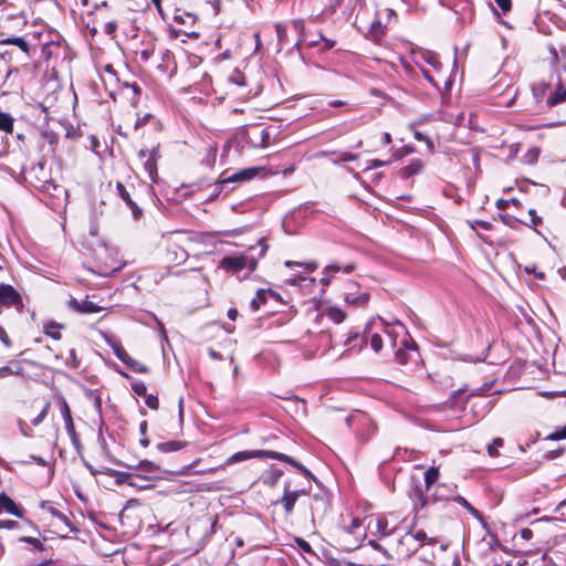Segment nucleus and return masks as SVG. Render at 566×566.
<instances>
[{
    "label": "nucleus",
    "instance_id": "obj_1",
    "mask_svg": "<svg viewBox=\"0 0 566 566\" xmlns=\"http://www.w3.org/2000/svg\"><path fill=\"white\" fill-rule=\"evenodd\" d=\"M413 62L419 65L422 75L432 86L440 91V82L444 83V88L450 90L452 80L443 73V66L438 54L424 49H413L411 51Z\"/></svg>",
    "mask_w": 566,
    "mask_h": 566
},
{
    "label": "nucleus",
    "instance_id": "obj_2",
    "mask_svg": "<svg viewBox=\"0 0 566 566\" xmlns=\"http://www.w3.org/2000/svg\"><path fill=\"white\" fill-rule=\"evenodd\" d=\"M413 62L419 65L422 75L432 86L440 91V82L444 83V88L450 90L452 80L443 73V66L438 54L424 49H413L411 51Z\"/></svg>",
    "mask_w": 566,
    "mask_h": 566
},
{
    "label": "nucleus",
    "instance_id": "obj_3",
    "mask_svg": "<svg viewBox=\"0 0 566 566\" xmlns=\"http://www.w3.org/2000/svg\"><path fill=\"white\" fill-rule=\"evenodd\" d=\"M264 458L274 459V460H279L281 462L289 463L292 467H294L305 478L315 480V476L312 474V472L310 470H307L302 463L297 462L290 455H287L285 453L277 452V451H271V450L239 451V452H235L234 454H232L231 457H229L226 460L224 464L231 465V464L247 461L250 459H264Z\"/></svg>",
    "mask_w": 566,
    "mask_h": 566
},
{
    "label": "nucleus",
    "instance_id": "obj_4",
    "mask_svg": "<svg viewBox=\"0 0 566 566\" xmlns=\"http://www.w3.org/2000/svg\"><path fill=\"white\" fill-rule=\"evenodd\" d=\"M258 245L260 247V252L258 256H254L252 254L224 256L220 260L219 268L231 273H238L245 268H248L250 272L255 271L259 259L264 256L269 249L265 238H261L258 241Z\"/></svg>",
    "mask_w": 566,
    "mask_h": 566
},
{
    "label": "nucleus",
    "instance_id": "obj_5",
    "mask_svg": "<svg viewBox=\"0 0 566 566\" xmlns=\"http://www.w3.org/2000/svg\"><path fill=\"white\" fill-rule=\"evenodd\" d=\"M359 284L356 281H347L344 286V300L352 306H364L369 301L368 292H358Z\"/></svg>",
    "mask_w": 566,
    "mask_h": 566
},
{
    "label": "nucleus",
    "instance_id": "obj_6",
    "mask_svg": "<svg viewBox=\"0 0 566 566\" xmlns=\"http://www.w3.org/2000/svg\"><path fill=\"white\" fill-rule=\"evenodd\" d=\"M306 494L305 489H292V482L290 480H286L284 482V489H283V495L282 497L276 502L281 504L287 515L292 514L294 510V505L297 501V499L301 495Z\"/></svg>",
    "mask_w": 566,
    "mask_h": 566
},
{
    "label": "nucleus",
    "instance_id": "obj_7",
    "mask_svg": "<svg viewBox=\"0 0 566 566\" xmlns=\"http://www.w3.org/2000/svg\"><path fill=\"white\" fill-rule=\"evenodd\" d=\"M138 157L144 160V168L148 174L151 181H156L157 178V161L160 158L159 145L151 149L143 148L138 153Z\"/></svg>",
    "mask_w": 566,
    "mask_h": 566
},
{
    "label": "nucleus",
    "instance_id": "obj_8",
    "mask_svg": "<svg viewBox=\"0 0 566 566\" xmlns=\"http://www.w3.org/2000/svg\"><path fill=\"white\" fill-rule=\"evenodd\" d=\"M59 401H60V411H61L62 418L65 423L66 432L70 436L72 443L74 446H77L80 443V441H78V438H77V434L75 431V426H74V422L72 419L71 409L69 407V403L66 402V400L63 397H61L59 399Z\"/></svg>",
    "mask_w": 566,
    "mask_h": 566
},
{
    "label": "nucleus",
    "instance_id": "obj_9",
    "mask_svg": "<svg viewBox=\"0 0 566 566\" xmlns=\"http://www.w3.org/2000/svg\"><path fill=\"white\" fill-rule=\"evenodd\" d=\"M0 304L6 306H22V297L10 284H0Z\"/></svg>",
    "mask_w": 566,
    "mask_h": 566
},
{
    "label": "nucleus",
    "instance_id": "obj_10",
    "mask_svg": "<svg viewBox=\"0 0 566 566\" xmlns=\"http://www.w3.org/2000/svg\"><path fill=\"white\" fill-rule=\"evenodd\" d=\"M367 530L374 536L385 537L392 533L394 527L389 528L388 521L384 516L369 517Z\"/></svg>",
    "mask_w": 566,
    "mask_h": 566
},
{
    "label": "nucleus",
    "instance_id": "obj_11",
    "mask_svg": "<svg viewBox=\"0 0 566 566\" xmlns=\"http://www.w3.org/2000/svg\"><path fill=\"white\" fill-rule=\"evenodd\" d=\"M426 542L432 543L422 530L408 532L401 537V544H407L410 552H417Z\"/></svg>",
    "mask_w": 566,
    "mask_h": 566
},
{
    "label": "nucleus",
    "instance_id": "obj_12",
    "mask_svg": "<svg viewBox=\"0 0 566 566\" xmlns=\"http://www.w3.org/2000/svg\"><path fill=\"white\" fill-rule=\"evenodd\" d=\"M369 332V324L365 327L363 333L350 332L345 340V345L349 350H361L367 344V333Z\"/></svg>",
    "mask_w": 566,
    "mask_h": 566
},
{
    "label": "nucleus",
    "instance_id": "obj_13",
    "mask_svg": "<svg viewBox=\"0 0 566 566\" xmlns=\"http://www.w3.org/2000/svg\"><path fill=\"white\" fill-rule=\"evenodd\" d=\"M69 307L81 314L97 313L103 310L102 306L88 301L87 298L78 301L75 297H71L69 301Z\"/></svg>",
    "mask_w": 566,
    "mask_h": 566
},
{
    "label": "nucleus",
    "instance_id": "obj_14",
    "mask_svg": "<svg viewBox=\"0 0 566 566\" xmlns=\"http://www.w3.org/2000/svg\"><path fill=\"white\" fill-rule=\"evenodd\" d=\"M356 269L355 263H348L344 266H342L339 263H331L324 269V276L322 277L321 282L324 286H327L332 282L331 274L343 272V273H352Z\"/></svg>",
    "mask_w": 566,
    "mask_h": 566
},
{
    "label": "nucleus",
    "instance_id": "obj_15",
    "mask_svg": "<svg viewBox=\"0 0 566 566\" xmlns=\"http://www.w3.org/2000/svg\"><path fill=\"white\" fill-rule=\"evenodd\" d=\"M116 189L118 196L126 202V205L130 208L132 214L134 219H138L143 211L142 209L136 205V202L132 199L130 193L126 189V187L122 182L116 184Z\"/></svg>",
    "mask_w": 566,
    "mask_h": 566
},
{
    "label": "nucleus",
    "instance_id": "obj_16",
    "mask_svg": "<svg viewBox=\"0 0 566 566\" xmlns=\"http://www.w3.org/2000/svg\"><path fill=\"white\" fill-rule=\"evenodd\" d=\"M283 475V471L274 465H271L269 469L264 470L260 475V482L269 488H274L281 476Z\"/></svg>",
    "mask_w": 566,
    "mask_h": 566
},
{
    "label": "nucleus",
    "instance_id": "obj_17",
    "mask_svg": "<svg viewBox=\"0 0 566 566\" xmlns=\"http://www.w3.org/2000/svg\"><path fill=\"white\" fill-rule=\"evenodd\" d=\"M103 338L105 343L113 349L114 355L123 363L126 364L129 359V354L125 350L122 344L116 340L114 337L103 334Z\"/></svg>",
    "mask_w": 566,
    "mask_h": 566
},
{
    "label": "nucleus",
    "instance_id": "obj_18",
    "mask_svg": "<svg viewBox=\"0 0 566 566\" xmlns=\"http://www.w3.org/2000/svg\"><path fill=\"white\" fill-rule=\"evenodd\" d=\"M34 187L42 192L52 193L57 192V195H65V190L62 186L55 184L52 179L38 178V181L34 184Z\"/></svg>",
    "mask_w": 566,
    "mask_h": 566
},
{
    "label": "nucleus",
    "instance_id": "obj_19",
    "mask_svg": "<svg viewBox=\"0 0 566 566\" xmlns=\"http://www.w3.org/2000/svg\"><path fill=\"white\" fill-rule=\"evenodd\" d=\"M1 511H6L18 517H22V510L6 493H0V512Z\"/></svg>",
    "mask_w": 566,
    "mask_h": 566
},
{
    "label": "nucleus",
    "instance_id": "obj_20",
    "mask_svg": "<svg viewBox=\"0 0 566 566\" xmlns=\"http://www.w3.org/2000/svg\"><path fill=\"white\" fill-rule=\"evenodd\" d=\"M129 486L137 490H149L154 486L151 478L146 474L132 473Z\"/></svg>",
    "mask_w": 566,
    "mask_h": 566
},
{
    "label": "nucleus",
    "instance_id": "obj_21",
    "mask_svg": "<svg viewBox=\"0 0 566 566\" xmlns=\"http://www.w3.org/2000/svg\"><path fill=\"white\" fill-rule=\"evenodd\" d=\"M566 102V81H559L555 92L547 98L548 106H555L557 104Z\"/></svg>",
    "mask_w": 566,
    "mask_h": 566
},
{
    "label": "nucleus",
    "instance_id": "obj_22",
    "mask_svg": "<svg viewBox=\"0 0 566 566\" xmlns=\"http://www.w3.org/2000/svg\"><path fill=\"white\" fill-rule=\"evenodd\" d=\"M411 499L413 502V510L419 512L429 503V497L423 494V491L420 486H416L411 493Z\"/></svg>",
    "mask_w": 566,
    "mask_h": 566
},
{
    "label": "nucleus",
    "instance_id": "obj_23",
    "mask_svg": "<svg viewBox=\"0 0 566 566\" xmlns=\"http://www.w3.org/2000/svg\"><path fill=\"white\" fill-rule=\"evenodd\" d=\"M23 368L20 361L11 360L6 366L0 367V378H7L12 375H21Z\"/></svg>",
    "mask_w": 566,
    "mask_h": 566
},
{
    "label": "nucleus",
    "instance_id": "obj_24",
    "mask_svg": "<svg viewBox=\"0 0 566 566\" xmlns=\"http://www.w3.org/2000/svg\"><path fill=\"white\" fill-rule=\"evenodd\" d=\"M269 300V290L260 289L255 293V296L250 302V308L252 312L260 310L262 304H265Z\"/></svg>",
    "mask_w": 566,
    "mask_h": 566
},
{
    "label": "nucleus",
    "instance_id": "obj_25",
    "mask_svg": "<svg viewBox=\"0 0 566 566\" xmlns=\"http://www.w3.org/2000/svg\"><path fill=\"white\" fill-rule=\"evenodd\" d=\"M101 473L106 474L111 478H114L117 484H127L129 485V480L132 478V473L129 472H120L113 469H106L101 471Z\"/></svg>",
    "mask_w": 566,
    "mask_h": 566
},
{
    "label": "nucleus",
    "instance_id": "obj_26",
    "mask_svg": "<svg viewBox=\"0 0 566 566\" xmlns=\"http://www.w3.org/2000/svg\"><path fill=\"white\" fill-rule=\"evenodd\" d=\"M465 389L464 388H459L458 390H454L450 397V406L452 408H463L467 402H468V397H464L463 394H464Z\"/></svg>",
    "mask_w": 566,
    "mask_h": 566
},
{
    "label": "nucleus",
    "instance_id": "obj_27",
    "mask_svg": "<svg viewBox=\"0 0 566 566\" xmlns=\"http://www.w3.org/2000/svg\"><path fill=\"white\" fill-rule=\"evenodd\" d=\"M423 168V161L419 158L412 159L409 165H407L402 170V177L409 178L418 172H420Z\"/></svg>",
    "mask_w": 566,
    "mask_h": 566
},
{
    "label": "nucleus",
    "instance_id": "obj_28",
    "mask_svg": "<svg viewBox=\"0 0 566 566\" xmlns=\"http://www.w3.org/2000/svg\"><path fill=\"white\" fill-rule=\"evenodd\" d=\"M185 446H186V442L171 440V441H167V442H160V443H158V444H157V449H158L160 452L168 453V452L179 451V450H181Z\"/></svg>",
    "mask_w": 566,
    "mask_h": 566
},
{
    "label": "nucleus",
    "instance_id": "obj_29",
    "mask_svg": "<svg viewBox=\"0 0 566 566\" xmlns=\"http://www.w3.org/2000/svg\"><path fill=\"white\" fill-rule=\"evenodd\" d=\"M0 44L17 45L24 53H29V43L21 36H11L0 41Z\"/></svg>",
    "mask_w": 566,
    "mask_h": 566
},
{
    "label": "nucleus",
    "instance_id": "obj_30",
    "mask_svg": "<svg viewBox=\"0 0 566 566\" xmlns=\"http://www.w3.org/2000/svg\"><path fill=\"white\" fill-rule=\"evenodd\" d=\"M52 525L57 528L59 533L77 532V528L72 525L71 521L65 514H63L59 521L52 522Z\"/></svg>",
    "mask_w": 566,
    "mask_h": 566
},
{
    "label": "nucleus",
    "instance_id": "obj_31",
    "mask_svg": "<svg viewBox=\"0 0 566 566\" xmlns=\"http://www.w3.org/2000/svg\"><path fill=\"white\" fill-rule=\"evenodd\" d=\"M255 176V170L254 169H243L237 174H233L232 176L226 178L223 180V182H234V181H243V180H249L251 179L252 177Z\"/></svg>",
    "mask_w": 566,
    "mask_h": 566
},
{
    "label": "nucleus",
    "instance_id": "obj_32",
    "mask_svg": "<svg viewBox=\"0 0 566 566\" xmlns=\"http://www.w3.org/2000/svg\"><path fill=\"white\" fill-rule=\"evenodd\" d=\"M14 125V118L4 112H0V130L8 134H12Z\"/></svg>",
    "mask_w": 566,
    "mask_h": 566
},
{
    "label": "nucleus",
    "instance_id": "obj_33",
    "mask_svg": "<svg viewBox=\"0 0 566 566\" xmlns=\"http://www.w3.org/2000/svg\"><path fill=\"white\" fill-rule=\"evenodd\" d=\"M439 470L438 468L431 467L424 472V484L426 490L429 491L431 486L438 481Z\"/></svg>",
    "mask_w": 566,
    "mask_h": 566
},
{
    "label": "nucleus",
    "instance_id": "obj_34",
    "mask_svg": "<svg viewBox=\"0 0 566 566\" xmlns=\"http://www.w3.org/2000/svg\"><path fill=\"white\" fill-rule=\"evenodd\" d=\"M61 325L55 322H50L44 325L45 334L54 339L61 338V332H60Z\"/></svg>",
    "mask_w": 566,
    "mask_h": 566
},
{
    "label": "nucleus",
    "instance_id": "obj_35",
    "mask_svg": "<svg viewBox=\"0 0 566 566\" xmlns=\"http://www.w3.org/2000/svg\"><path fill=\"white\" fill-rule=\"evenodd\" d=\"M449 491L446 484H440L436 488V491L431 494L432 501H448L451 497L446 494V492Z\"/></svg>",
    "mask_w": 566,
    "mask_h": 566
},
{
    "label": "nucleus",
    "instance_id": "obj_36",
    "mask_svg": "<svg viewBox=\"0 0 566 566\" xmlns=\"http://www.w3.org/2000/svg\"><path fill=\"white\" fill-rule=\"evenodd\" d=\"M125 365L135 373L147 374L149 371V368L146 365L137 361L133 357H129Z\"/></svg>",
    "mask_w": 566,
    "mask_h": 566
},
{
    "label": "nucleus",
    "instance_id": "obj_37",
    "mask_svg": "<svg viewBox=\"0 0 566 566\" xmlns=\"http://www.w3.org/2000/svg\"><path fill=\"white\" fill-rule=\"evenodd\" d=\"M386 25H382V23L379 20H375L370 24L369 33L374 39H378L385 33Z\"/></svg>",
    "mask_w": 566,
    "mask_h": 566
},
{
    "label": "nucleus",
    "instance_id": "obj_38",
    "mask_svg": "<svg viewBox=\"0 0 566 566\" xmlns=\"http://www.w3.org/2000/svg\"><path fill=\"white\" fill-rule=\"evenodd\" d=\"M285 266L287 268H301L304 269L306 272L311 273L316 270L317 264L314 262L308 263H302V262H293V261H286Z\"/></svg>",
    "mask_w": 566,
    "mask_h": 566
},
{
    "label": "nucleus",
    "instance_id": "obj_39",
    "mask_svg": "<svg viewBox=\"0 0 566 566\" xmlns=\"http://www.w3.org/2000/svg\"><path fill=\"white\" fill-rule=\"evenodd\" d=\"M138 469L146 473H154V474L159 473V467L150 461H142L138 464Z\"/></svg>",
    "mask_w": 566,
    "mask_h": 566
},
{
    "label": "nucleus",
    "instance_id": "obj_40",
    "mask_svg": "<svg viewBox=\"0 0 566 566\" xmlns=\"http://www.w3.org/2000/svg\"><path fill=\"white\" fill-rule=\"evenodd\" d=\"M503 446V440L501 438H495L491 444L488 446V453L491 457L499 455V448Z\"/></svg>",
    "mask_w": 566,
    "mask_h": 566
},
{
    "label": "nucleus",
    "instance_id": "obj_41",
    "mask_svg": "<svg viewBox=\"0 0 566 566\" xmlns=\"http://www.w3.org/2000/svg\"><path fill=\"white\" fill-rule=\"evenodd\" d=\"M413 137L419 142H424L427 144L429 150L433 151V149H434L433 142L428 136H426L423 133H421L419 130H415Z\"/></svg>",
    "mask_w": 566,
    "mask_h": 566
},
{
    "label": "nucleus",
    "instance_id": "obj_42",
    "mask_svg": "<svg viewBox=\"0 0 566 566\" xmlns=\"http://www.w3.org/2000/svg\"><path fill=\"white\" fill-rule=\"evenodd\" d=\"M370 346L375 352H379L382 348V337L378 333L370 335Z\"/></svg>",
    "mask_w": 566,
    "mask_h": 566
},
{
    "label": "nucleus",
    "instance_id": "obj_43",
    "mask_svg": "<svg viewBox=\"0 0 566 566\" xmlns=\"http://www.w3.org/2000/svg\"><path fill=\"white\" fill-rule=\"evenodd\" d=\"M49 409H50V402H46L44 405V407L42 408L41 412L35 418H33L31 420V423L33 426H39L48 416Z\"/></svg>",
    "mask_w": 566,
    "mask_h": 566
},
{
    "label": "nucleus",
    "instance_id": "obj_44",
    "mask_svg": "<svg viewBox=\"0 0 566 566\" xmlns=\"http://www.w3.org/2000/svg\"><path fill=\"white\" fill-rule=\"evenodd\" d=\"M329 317L333 322L339 324L342 323L345 317H346V314L344 311L342 310H338V308H332L331 312H329Z\"/></svg>",
    "mask_w": 566,
    "mask_h": 566
},
{
    "label": "nucleus",
    "instance_id": "obj_45",
    "mask_svg": "<svg viewBox=\"0 0 566 566\" xmlns=\"http://www.w3.org/2000/svg\"><path fill=\"white\" fill-rule=\"evenodd\" d=\"M132 390L140 397H145L147 395V387L143 381H135L132 384Z\"/></svg>",
    "mask_w": 566,
    "mask_h": 566
},
{
    "label": "nucleus",
    "instance_id": "obj_46",
    "mask_svg": "<svg viewBox=\"0 0 566 566\" xmlns=\"http://www.w3.org/2000/svg\"><path fill=\"white\" fill-rule=\"evenodd\" d=\"M20 542L28 543L39 551H42L44 548L43 543L39 538H35V537L24 536V537L20 538Z\"/></svg>",
    "mask_w": 566,
    "mask_h": 566
},
{
    "label": "nucleus",
    "instance_id": "obj_47",
    "mask_svg": "<svg viewBox=\"0 0 566 566\" xmlns=\"http://www.w3.org/2000/svg\"><path fill=\"white\" fill-rule=\"evenodd\" d=\"M295 544L297 545V547L304 552V553H310V554H313L314 555V552L310 545L308 542H306L305 539L301 538V537H295Z\"/></svg>",
    "mask_w": 566,
    "mask_h": 566
},
{
    "label": "nucleus",
    "instance_id": "obj_48",
    "mask_svg": "<svg viewBox=\"0 0 566 566\" xmlns=\"http://www.w3.org/2000/svg\"><path fill=\"white\" fill-rule=\"evenodd\" d=\"M358 158V155L357 154H352V153H340L338 155V160H334V164H338V163H348V161H354Z\"/></svg>",
    "mask_w": 566,
    "mask_h": 566
},
{
    "label": "nucleus",
    "instance_id": "obj_49",
    "mask_svg": "<svg viewBox=\"0 0 566 566\" xmlns=\"http://www.w3.org/2000/svg\"><path fill=\"white\" fill-rule=\"evenodd\" d=\"M145 403L147 405V407H149L150 409H154V410H157L158 407H159V399L157 396L155 395H146L145 396Z\"/></svg>",
    "mask_w": 566,
    "mask_h": 566
},
{
    "label": "nucleus",
    "instance_id": "obj_50",
    "mask_svg": "<svg viewBox=\"0 0 566 566\" xmlns=\"http://www.w3.org/2000/svg\"><path fill=\"white\" fill-rule=\"evenodd\" d=\"M546 439L552 440V441H558L562 439H566V426L563 427L562 429L554 431Z\"/></svg>",
    "mask_w": 566,
    "mask_h": 566
},
{
    "label": "nucleus",
    "instance_id": "obj_51",
    "mask_svg": "<svg viewBox=\"0 0 566 566\" xmlns=\"http://www.w3.org/2000/svg\"><path fill=\"white\" fill-rule=\"evenodd\" d=\"M230 81L239 86L245 85V77L242 73L235 72L230 76Z\"/></svg>",
    "mask_w": 566,
    "mask_h": 566
},
{
    "label": "nucleus",
    "instance_id": "obj_52",
    "mask_svg": "<svg viewBox=\"0 0 566 566\" xmlns=\"http://www.w3.org/2000/svg\"><path fill=\"white\" fill-rule=\"evenodd\" d=\"M469 224H470L471 229H473V230L475 229V226H479L484 230H491V228H492V224L485 220L469 221Z\"/></svg>",
    "mask_w": 566,
    "mask_h": 566
},
{
    "label": "nucleus",
    "instance_id": "obj_53",
    "mask_svg": "<svg viewBox=\"0 0 566 566\" xmlns=\"http://www.w3.org/2000/svg\"><path fill=\"white\" fill-rule=\"evenodd\" d=\"M528 214L531 216V227L536 228L537 226L542 224L543 220L539 216H537L536 211L534 209H531L528 211Z\"/></svg>",
    "mask_w": 566,
    "mask_h": 566
},
{
    "label": "nucleus",
    "instance_id": "obj_54",
    "mask_svg": "<svg viewBox=\"0 0 566 566\" xmlns=\"http://www.w3.org/2000/svg\"><path fill=\"white\" fill-rule=\"evenodd\" d=\"M0 340L8 348L12 346V342L2 326H0Z\"/></svg>",
    "mask_w": 566,
    "mask_h": 566
},
{
    "label": "nucleus",
    "instance_id": "obj_55",
    "mask_svg": "<svg viewBox=\"0 0 566 566\" xmlns=\"http://www.w3.org/2000/svg\"><path fill=\"white\" fill-rule=\"evenodd\" d=\"M496 6L504 12H509L511 10V0H494Z\"/></svg>",
    "mask_w": 566,
    "mask_h": 566
},
{
    "label": "nucleus",
    "instance_id": "obj_56",
    "mask_svg": "<svg viewBox=\"0 0 566 566\" xmlns=\"http://www.w3.org/2000/svg\"><path fill=\"white\" fill-rule=\"evenodd\" d=\"M563 453H564V449L563 448H558L556 450L548 451L545 454V459L546 460H554V459L560 457Z\"/></svg>",
    "mask_w": 566,
    "mask_h": 566
},
{
    "label": "nucleus",
    "instance_id": "obj_57",
    "mask_svg": "<svg viewBox=\"0 0 566 566\" xmlns=\"http://www.w3.org/2000/svg\"><path fill=\"white\" fill-rule=\"evenodd\" d=\"M217 523H218L217 517H210L206 521V526H209V528H210L208 536H212L216 533Z\"/></svg>",
    "mask_w": 566,
    "mask_h": 566
},
{
    "label": "nucleus",
    "instance_id": "obj_58",
    "mask_svg": "<svg viewBox=\"0 0 566 566\" xmlns=\"http://www.w3.org/2000/svg\"><path fill=\"white\" fill-rule=\"evenodd\" d=\"M306 280L307 277L305 275H295L293 277L287 279V283L291 285H302V282Z\"/></svg>",
    "mask_w": 566,
    "mask_h": 566
},
{
    "label": "nucleus",
    "instance_id": "obj_59",
    "mask_svg": "<svg viewBox=\"0 0 566 566\" xmlns=\"http://www.w3.org/2000/svg\"><path fill=\"white\" fill-rule=\"evenodd\" d=\"M18 525L15 521L0 518V528H13Z\"/></svg>",
    "mask_w": 566,
    "mask_h": 566
},
{
    "label": "nucleus",
    "instance_id": "obj_60",
    "mask_svg": "<svg viewBox=\"0 0 566 566\" xmlns=\"http://www.w3.org/2000/svg\"><path fill=\"white\" fill-rule=\"evenodd\" d=\"M452 500L467 510L471 506V504L461 495H454L452 496Z\"/></svg>",
    "mask_w": 566,
    "mask_h": 566
},
{
    "label": "nucleus",
    "instance_id": "obj_61",
    "mask_svg": "<svg viewBox=\"0 0 566 566\" xmlns=\"http://www.w3.org/2000/svg\"><path fill=\"white\" fill-rule=\"evenodd\" d=\"M520 536L521 538L525 539V541H530L532 537H533V531L531 528H522L520 531Z\"/></svg>",
    "mask_w": 566,
    "mask_h": 566
},
{
    "label": "nucleus",
    "instance_id": "obj_62",
    "mask_svg": "<svg viewBox=\"0 0 566 566\" xmlns=\"http://www.w3.org/2000/svg\"><path fill=\"white\" fill-rule=\"evenodd\" d=\"M41 507L45 511H48L52 517H54V515L57 513L59 510H56L55 507H53L52 505L49 504V502H42L41 503Z\"/></svg>",
    "mask_w": 566,
    "mask_h": 566
},
{
    "label": "nucleus",
    "instance_id": "obj_63",
    "mask_svg": "<svg viewBox=\"0 0 566 566\" xmlns=\"http://www.w3.org/2000/svg\"><path fill=\"white\" fill-rule=\"evenodd\" d=\"M153 54H154V49H144L139 53L140 59L143 61H148Z\"/></svg>",
    "mask_w": 566,
    "mask_h": 566
},
{
    "label": "nucleus",
    "instance_id": "obj_64",
    "mask_svg": "<svg viewBox=\"0 0 566 566\" xmlns=\"http://www.w3.org/2000/svg\"><path fill=\"white\" fill-rule=\"evenodd\" d=\"M117 29V23L115 21L107 22L105 24V32L107 34H113Z\"/></svg>",
    "mask_w": 566,
    "mask_h": 566
}]
</instances>
